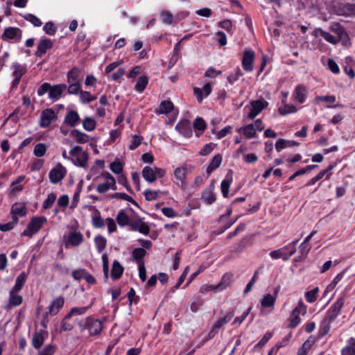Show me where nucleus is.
I'll return each mask as SVG.
<instances>
[{
  "instance_id": "1",
  "label": "nucleus",
  "mask_w": 355,
  "mask_h": 355,
  "mask_svg": "<svg viewBox=\"0 0 355 355\" xmlns=\"http://www.w3.org/2000/svg\"><path fill=\"white\" fill-rule=\"evenodd\" d=\"M87 306L73 308L67 315V318L74 317V320L78 323L81 329H84L89 325V315L83 317L87 311Z\"/></svg>"
},
{
  "instance_id": "2",
  "label": "nucleus",
  "mask_w": 355,
  "mask_h": 355,
  "mask_svg": "<svg viewBox=\"0 0 355 355\" xmlns=\"http://www.w3.org/2000/svg\"><path fill=\"white\" fill-rule=\"evenodd\" d=\"M306 306L302 302V300H300L298 305L296 308H295L291 313L290 317V324H288V327L291 329H293L296 327L300 322L301 320L300 318V314L302 313L303 314L306 313Z\"/></svg>"
},
{
  "instance_id": "3",
  "label": "nucleus",
  "mask_w": 355,
  "mask_h": 355,
  "mask_svg": "<svg viewBox=\"0 0 355 355\" xmlns=\"http://www.w3.org/2000/svg\"><path fill=\"white\" fill-rule=\"evenodd\" d=\"M268 103L264 99H259L250 102V111L248 116L250 119H254L263 109L267 107Z\"/></svg>"
},
{
  "instance_id": "4",
  "label": "nucleus",
  "mask_w": 355,
  "mask_h": 355,
  "mask_svg": "<svg viewBox=\"0 0 355 355\" xmlns=\"http://www.w3.org/2000/svg\"><path fill=\"white\" fill-rule=\"evenodd\" d=\"M44 221L46 219L43 218H33L28 223L27 228L22 232L21 236H32L41 228Z\"/></svg>"
},
{
  "instance_id": "5",
  "label": "nucleus",
  "mask_w": 355,
  "mask_h": 355,
  "mask_svg": "<svg viewBox=\"0 0 355 355\" xmlns=\"http://www.w3.org/2000/svg\"><path fill=\"white\" fill-rule=\"evenodd\" d=\"M344 304V298L340 297L338 300L332 305L330 309L328 311L326 318V322H331L334 321L338 315L339 314Z\"/></svg>"
},
{
  "instance_id": "6",
  "label": "nucleus",
  "mask_w": 355,
  "mask_h": 355,
  "mask_svg": "<svg viewBox=\"0 0 355 355\" xmlns=\"http://www.w3.org/2000/svg\"><path fill=\"white\" fill-rule=\"evenodd\" d=\"M66 173V168L61 164H58L49 173L50 181L53 184L59 182L64 178Z\"/></svg>"
},
{
  "instance_id": "7",
  "label": "nucleus",
  "mask_w": 355,
  "mask_h": 355,
  "mask_svg": "<svg viewBox=\"0 0 355 355\" xmlns=\"http://www.w3.org/2000/svg\"><path fill=\"white\" fill-rule=\"evenodd\" d=\"M70 154L76 157V163L80 166L85 167L87 162V155L83 152L79 146H75L70 150Z\"/></svg>"
},
{
  "instance_id": "8",
  "label": "nucleus",
  "mask_w": 355,
  "mask_h": 355,
  "mask_svg": "<svg viewBox=\"0 0 355 355\" xmlns=\"http://www.w3.org/2000/svg\"><path fill=\"white\" fill-rule=\"evenodd\" d=\"M129 226L131 230L138 231L145 235H147L150 231L149 226L141 219L131 220L129 223Z\"/></svg>"
},
{
  "instance_id": "9",
  "label": "nucleus",
  "mask_w": 355,
  "mask_h": 355,
  "mask_svg": "<svg viewBox=\"0 0 355 355\" xmlns=\"http://www.w3.org/2000/svg\"><path fill=\"white\" fill-rule=\"evenodd\" d=\"M254 60V53L252 51H245L242 59V65L244 70L252 71L253 70V62Z\"/></svg>"
},
{
  "instance_id": "10",
  "label": "nucleus",
  "mask_w": 355,
  "mask_h": 355,
  "mask_svg": "<svg viewBox=\"0 0 355 355\" xmlns=\"http://www.w3.org/2000/svg\"><path fill=\"white\" fill-rule=\"evenodd\" d=\"M55 117V112L52 109L44 110L41 115L40 124L43 128L48 127L51 121Z\"/></svg>"
},
{
  "instance_id": "11",
  "label": "nucleus",
  "mask_w": 355,
  "mask_h": 355,
  "mask_svg": "<svg viewBox=\"0 0 355 355\" xmlns=\"http://www.w3.org/2000/svg\"><path fill=\"white\" fill-rule=\"evenodd\" d=\"M21 37V31L18 28L9 27L5 29L2 35L3 39H15L19 40Z\"/></svg>"
},
{
  "instance_id": "12",
  "label": "nucleus",
  "mask_w": 355,
  "mask_h": 355,
  "mask_svg": "<svg viewBox=\"0 0 355 355\" xmlns=\"http://www.w3.org/2000/svg\"><path fill=\"white\" fill-rule=\"evenodd\" d=\"M52 42L49 39H43L40 40L37 45V49L35 55L37 57H42L46 53V51L52 47Z\"/></svg>"
},
{
  "instance_id": "13",
  "label": "nucleus",
  "mask_w": 355,
  "mask_h": 355,
  "mask_svg": "<svg viewBox=\"0 0 355 355\" xmlns=\"http://www.w3.org/2000/svg\"><path fill=\"white\" fill-rule=\"evenodd\" d=\"M193 92L195 96L197 98V100L199 103H202L203 100V96L202 94H205V96H207L210 94L211 92V88L210 83H207L204 85L203 89H200L198 87H195L193 89Z\"/></svg>"
},
{
  "instance_id": "14",
  "label": "nucleus",
  "mask_w": 355,
  "mask_h": 355,
  "mask_svg": "<svg viewBox=\"0 0 355 355\" xmlns=\"http://www.w3.org/2000/svg\"><path fill=\"white\" fill-rule=\"evenodd\" d=\"M234 315V310L233 309H230L227 314L219 318L213 327L219 331V329L226 323L229 322Z\"/></svg>"
},
{
  "instance_id": "15",
  "label": "nucleus",
  "mask_w": 355,
  "mask_h": 355,
  "mask_svg": "<svg viewBox=\"0 0 355 355\" xmlns=\"http://www.w3.org/2000/svg\"><path fill=\"white\" fill-rule=\"evenodd\" d=\"M214 190V183H211L209 188L206 189L202 193V199L207 204H211L216 200Z\"/></svg>"
},
{
  "instance_id": "16",
  "label": "nucleus",
  "mask_w": 355,
  "mask_h": 355,
  "mask_svg": "<svg viewBox=\"0 0 355 355\" xmlns=\"http://www.w3.org/2000/svg\"><path fill=\"white\" fill-rule=\"evenodd\" d=\"M307 93L306 88L302 85H299L296 87L294 92L295 98L300 103H303L306 99Z\"/></svg>"
},
{
  "instance_id": "17",
  "label": "nucleus",
  "mask_w": 355,
  "mask_h": 355,
  "mask_svg": "<svg viewBox=\"0 0 355 355\" xmlns=\"http://www.w3.org/2000/svg\"><path fill=\"white\" fill-rule=\"evenodd\" d=\"M187 168L184 167L177 168L174 171L175 177L177 180V184L180 187L184 186V180L187 176Z\"/></svg>"
},
{
  "instance_id": "18",
  "label": "nucleus",
  "mask_w": 355,
  "mask_h": 355,
  "mask_svg": "<svg viewBox=\"0 0 355 355\" xmlns=\"http://www.w3.org/2000/svg\"><path fill=\"white\" fill-rule=\"evenodd\" d=\"M66 88V85H55L53 87L51 86L49 94V97L53 99H58Z\"/></svg>"
},
{
  "instance_id": "19",
  "label": "nucleus",
  "mask_w": 355,
  "mask_h": 355,
  "mask_svg": "<svg viewBox=\"0 0 355 355\" xmlns=\"http://www.w3.org/2000/svg\"><path fill=\"white\" fill-rule=\"evenodd\" d=\"M64 298L59 297L54 300L49 306V313L51 315H56L60 309L63 306Z\"/></svg>"
},
{
  "instance_id": "20",
  "label": "nucleus",
  "mask_w": 355,
  "mask_h": 355,
  "mask_svg": "<svg viewBox=\"0 0 355 355\" xmlns=\"http://www.w3.org/2000/svg\"><path fill=\"white\" fill-rule=\"evenodd\" d=\"M142 175L146 181L153 182L156 180V173L155 169L150 166H145L142 170Z\"/></svg>"
},
{
  "instance_id": "21",
  "label": "nucleus",
  "mask_w": 355,
  "mask_h": 355,
  "mask_svg": "<svg viewBox=\"0 0 355 355\" xmlns=\"http://www.w3.org/2000/svg\"><path fill=\"white\" fill-rule=\"evenodd\" d=\"M123 272V266L118 261L115 260L112 264L111 270V276L112 279L114 280L119 279L121 277Z\"/></svg>"
},
{
  "instance_id": "22",
  "label": "nucleus",
  "mask_w": 355,
  "mask_h": 355,
  "mask_svg": "<svg viewBox=\"0 0 355 355\" xmlns=\"http://www.w3.org/2000/svg\"><path fill=\"white\" fill-rule=\"evenodd\" d=\"M15 293H17V291H10L9 304L6 306V309H9L11 306H19L22 303V296L17 295Z\"/></svg>"
},
{
  "instance_id": "23",
  "label": "nucleus",
  "mask_w": 355,
  "mask_h": 355,
  "mask_svg": "<svg viewBox=\"0 0 355 355\" xmlns=\"http://www.w3.org/2000/svg\"><path fill=\"white\" fill-rule=\"evenodd\" d=\"M222 156L220 154L216 155L211 160L207 168V173L210 174L214 170L218 168L221 164Z\"/></svg>"
},
{
  "instance_id": "24",
  "label": "nucleus",
  "mask_w": 355,
  "mask_h": 355,
  "mask_svg": "<svg viewBox=\"0 0 355 355\" xmlns=\"http://www.w3.org/2000/svg\"><path fill=\"white\" fill-rule=\"evenodd\" d=\"M78 120L79 116L78 113L74 111L69 112L64 118L65 123L69 125L70 126H74Z\"/></svg>"
},
{
  "instance_id": "25",
  "label": "nucleus",
  "mask_w": 355,
  "mask_h": 355,
  "mask_svg": "<svg viewBox=\"0 0 355 355\" xmlns=\"http://www.w3.org/2000/svg\"><path fill=\"white\" fill-rule=\"evenodd\" d=\"M232 274H225L220 282L216 285V287L218 288V291H223L225 288H226L227 286H229L232 282Z\"/></svg>"
},
{
  "instance_id": "26",
  "label": "nucleus",
  "mask_w": 355,
  "mask_h": 355,
  "mask_svg": "<svg viewBox=\"0 0 355 355\" xmlns=\"http://www.w3.org/2000/svg\"><path fill=\"white\" fill-rule=\"evenodd\" d=\"M173 109V104L171 101H162L159 107V110L157 112L159 114H168L171 112Z\"/></svg>"
},
{
  "instance_id": "27",
  "label": "nucleus",
  "mask_w": 355,
  "mask_h": 355,
  "mask_svg": "<svg viewBox=\"0 0 355 355\" xmlns=\"http://www.w3.org/2000/svg\"><path fill=\"white\" fill-rule=\"evenodd\" d=\"M44 336L40 332H35L33 334L32 344L34 348L40 349L44 343Z\"/></svg>"
},
{
  "instance_id": "28",
  "label": "nucleus",
  "mask_w": 355,
  "mask_h": 355,
  "mask_svg": "<svg viewBox=\"0 0 355 355\" xmlns=\"http://www.w3.org/2000/svg\"><path fill=\"white\" fill-rule=\"evenodd\" d=\"M26 279V275L25 274V272H21L19 276H17L16 281H15V284L10 291H17V292L20 291L21 289L24 284L25 283Z\"/></svg>"
},
{
  "instance_id": "29",
  "label": "nucleus",
  "mask_w": 355,
  "mask_h": 355,
  "mask_svg": "<svg viewBox=\"0 0 355 355\" xmlns=\"http://www.w3.org/2000/svg\"><path fill=\"white\" fill-rule=\"evenodd\" d=\"M275 301V296H272L271 294H267L263 297V298L261 301V304L263 307L270 308L273 307Z\"/></svg>"
},
{
  "instance_id": "30",
  "label": "nucleus",
  "mask_w": 355,
  "mask_h": 355,
  "mask_svg": "<svg viewBox=\"0 0 355 355\" xmlns=\"http://www.w3.org/2000/svg\"><path fill=\"white\" fill-rule=\"evenodd\" d=\"M330 29L331 31L337 34L340 40L343 36L347 35L345 28L338 23H334L331 25Z\"/></svg>"
},
{
  "instance_id": "31",
  "label": "nucleus",
  "mask_w": 355,
  "mask_h": 355,
  "mask_svg": "<svg viewBox=\"0 0 355 355\" xmlns=\"http://www.w3.org/2000/svg\"><path fill=\"white\" fill-rule=\"evenodd\" d=\"M342 355H355V339L350 338L349 345L342 349Z\"/></svg>"
},
{
  "instance_id": "32",
  "label": "nucleus",
  "mask_w": 355,
  "mask_h": 355,
  "mask_svg": "<svg viewBox=\"0 0 355 355\" xmlns=\"http://www.w3.org/2000/svg\"><path fill=\"white\" fill-rule=\"evenodd\" d=\"M83 241V235L78 232H71L68 239V242L72 245H78Z\"/></svg>"
},
{
  "instance_id": "33",
  "label": "nucleus",
  "mask_w": 355,
  "mask_h": 355,
  "mask_svg": "<svg viewBox=\"0 0 355 355\" xmlns=\"http://www.w3.org/2000/svg\"><path fill=\"white\" fill-rule=\"evenodd\" d=\"M102 330V323L98 320H90V335H97Z\"/></svg>"
},
{
  "instance_id": "34",
  "label": "nucleus",
  "mask_w": 355,
  "mask_h": 355,
  "mask_svg": "<svg viewBox=\"0 0 355 355\" xmlns=\"http://www.w3.org/2000/svg\"><path fill=\"white\" fill-rule=\"evenodd\" d=\"M73 277L76 280L85 279L89 282V275L85 269H78L72 272Z\"/></svg>"
},
{
  "instance_id": "35",
  "label": "nucleus",
  "mask_w": 355,
  "mask_h": 355,
  "mask_svg": "<svg viewBox=\"0 0 355 355\" xmlns=\"http://www.w3.org/2000/svg\"><path fill=\"white\" fill-rule=\"evenodd\" d=\"M116 222L120 226H125L128 225L130 221H129V217L123 211H120L116 216Z\"/></svg>"
},
{
  "instance_id": "36",
  "label": "nucleus",
  "mask_w": 355,
  "mask_h": 355,
  "mask_svg": "<svg viewBox=\"0 0 355 355\" xmlns=\"http://www.w3.org/2000/svg\"><path fill=\"white\" fill-rule=\"evenodd\" d=\"M333 168V165H330L327 169L320 171L315 177L309 180V182L306 184V186L312 185L316 183L318 180L322 179L324 176V175L328 173V172L331 171Z\"/></svg>"
},
{
  "instance_id": "37",
  "label": "nucleus",
  "mask_w": 355,
  "mask_h": 355,
  "mask_svg": "<svg viewBox=\"0 0 355 355\" xmlns=\"http://www.w3.org/2000/svg\"><path fill=\"white\" fill-rule=\"evenodd\" d=\"M11 211L12 214H13V216L15 217H16V215H19L21 216L26 215L25 206L21 204H15L12 207Z\"/></svg>"
},
{
  "instance_id": "38",
  "label": "nucleus",
  "mask_w": 355,
  "mask_h": 355,
  "mask_svg": "<svg viewBox=\"0 0 355 355\" xmlns=\"http://www.w3.org/2000/svg\"><path fill=\"white\" fill-rule=\"evenodd\" d=\"M110 196L112 198H119L121 200H127L135 205H138L136 201L132 197H130V196L127 195L125 193H115L110 195Z\"/></svg>"
},
{
  "instance_id": "39",
  "label": "nucleus",
  "mask_w": 355,
  "mask_h": 355,
  "mask_svg": "<svg viewBox=\"0 0 355 355\" xmlns=\"http://www.w3.org/2000/svg\"><path fill=\"white\" fill-rule=\"evenodd\" d=\"M148 78L145 76H140L139 78V80L137 83V84L135 85V89L139 92H143L147 84H148Z\"/></svg>"
},
{
  "instance_id": "40",
  "label": "nucleus",
  "mask_w": 355,
  "mask_h": 355,
  "mask_svg": "<svg viewBox=\"0 0 355 355\" xmlns=\"http://www.w3.org/2000/svg\"><path fill=\"white\" fill-rule=\"evenodd\" d=\"M146 252L143 248H135L132 251V257L139 263L144 261L143 257L146 255Z\"/></svg>"
},
{
  "instance_id": "41",
  "label": "nucleus",
  "mask_w": 355,
  "mask_h": 355,
  "mask_svg": "<svg viewBox=\"0 0 355 355\" xmlns=\"http://www.w3.org/2000/svg\"><path fill=\"white\" fill-rule=\"evenodd\" d=\"M103 176L105 178L106 182L105 184L113 190L116 189L115 179L108 172L103 173Z\"/></svg>"
},
{
  "instance_id": "42",
  "label": "nucleus",
  "mask_w": 355,
  "mask_h": 355,
  "mask_svg": "<svg viewBox=\"0 0 355 355\" xmlns=\"http://www.w3.org/2000/svg\"><path fill=\"white\" fill-rule=\"evenodd\" d=\"M12 67L15 69L13 76L16 78H21V77L26 72V67L18 63L13 64Z\"/></svg>"
},
{
  "instance_id": "43",
  "label": "nucleus",
  "mask_w": 355,
  "mask_h": 355,
  "mask_svg": "<svg viewBox=\"0 0 355 355\" xmlns=\"http://www.w3.org/2000/svg\"><path fill=\"white\" fill-rule=\"evenodd\" d=\"M242 130H243V134L248 138H252V137H255V135H256V131L254 128V125H252V124H249L243 128H241L238 130V131L241 132Z\"/></svg>"
},
{
  "instance_id": "44",
  "label": "nucleus",
  "mask_w": 355,
  "mask_h": 355,
  "mask_svg": "<svg viewBox=\"0 0 355 355\" xmlns=\"http://www.w3.org/2000/svg\"><path fill=\"white\" fill-rule=\"evenodd\" d=\"M72 137L79 143H85L88 140V136L78 130H74L71 132Z\"/></svg>"
},
{
  "instance_id": "45",
  "label": "nucleus",
  "mask_w": 355,
  "mask_h": 355,
  "mask_svg": "<svg viewBox=\"0 0 355 355\" xmlns=\"http://www.w3.org/2000/svg\"><path fill=\"white\" fill-rule=\"evenodd\" d=\"M279 112L282 115H285L287 114L296 112L297 109L293 105L285 104L283 107H280L279 108Z\"/></svg>"
},
{
  "instance_id": "46",
  "label": "nucleus",
  "mask_w": 355,
  "mask_h": 355,
  "mask_svg": "<svg viewBox=\"0 0 355 355\" xmlns=\"http://www.w3.org/2000/svg\"><path fill=\"white\" fill-rule=\"evenodd\" d=\"M270 256L273 259L282 258L284 261H287L289 259V256H287L286 254L284 253L282 249L271 251L270 252Z\"/></svg>"
},
{
  "instance_id": "47",
  "label": "nucleus",
  "mask_w": 355,
  "mask_h": 355,
  "mask_svg": "<svg viewBox=\"0 0 355 355\" xmlns=\"http://www.w3.org/2000/svg\"><path fill=\"white\" fill-rule=\"evenodd\" d=\"M314 340L309 339L306 340L301 347V348L299 349L297 353L298 355H306L307 351H309L311 349Z\"/></svg>"
},
{
  "instance_id": "48",
  "label": "nucleus",
  "mask_w": 355,
  "mask_h": 355,
  "mask_svg": "<svg viewBox=\"0 0 355 355\" xmlns=\"http://www.w3.org/2000/svg\"><path fill=\"white\" fill-rule=\"evenodd\" d=\"M46 148L44 144H37L34 148V155L36 157H40L44 155Z\"/></svg>"
},
{
  "instance_id": "49",
  "label": "nucleus",
  "mask_w": 355,
  "mask_h": 355,
  "mask_svg": "<svg viewBox=\"0 0 355 355\" xmlns=\"http://www.w3.org/2000/svg\"><path fill=\"white\" fill-rule=\"evenodd\" d=\"M318 292V288H315L311 291L306 293L305 297L308 302L313 303L317 299V293Z\"/></svg>"
},
{
  "instance_id": "50",
  "label": "nucleus",
  "mask_w": 355,
  "mask_h": 355,
  "mask_svg": "<svg viewBox=\"0 0 355 355\" xmlns=\"http://www.w3.org/2000/svg\"><path fill=\"white\" fill-rule=\"evenodd\" d=\"M94 241L99 252H101L105 248L107 241L102 236H97L95 238Z\"/></svg>"
},
{
  "instance_id": "51",
  "label": "nucleus",
  "mask_w": 355,
  "mask_h": 355,
  "mask_svg": "<svg viewBox=\"0 0 355 355\" xmlns=\"http://www.w3.org/2000/svg\"><path fill=\"white\" fill-rule=\"evenodd\" d=\"M232 182V179H225L221 182V191L225 198L228 197L229 188Z\"/></svg>"
},
{
  "instance_id": "52",
  "label": "nucleus",
  "mask_w": 355,
  "mask_h": 355,
  "mask_svg": "<svg viewBox=\"0 0 355 355\" xmlns=\"http://www.w3.org/2000/svg\"><path fill=\"white\" fill-rule=\"evenodd\" d=\"M24 18L26 20L30 21L31 24H33L35 26H40L42 25V21L40 19L37 17L36 16L32 15V14H27L24 16Z\"/></svg>"
},
{
  "instance_id": "53",
  "label": "nucleus",
  "mask_w": 355,
  "mask_h": 355,
  "mask_svg": "<svg viewBox=\"0 0 355 355\" xmlns=\"http://www.w3.org/2000/svg\"><path fill=\"white\" fill-rule=\"evenodd\" d=\"M162 22L166 24H171L173 20V15L168 11H162L161 12Z\"/></svg>"
},
{
  "instance_id": "54",
  "label": "nucleus",
  "mask_w": 355,
  "mask_h": 355,
  "mask_svg": "<svg viewBox=\"0 0 355 355\" xmlns=\"http://www.w3.org/2000/svg\"><path fill=\"white\" fill-rule=\"evenodd\" d=\"M56 200V196L53 193H49L47 196V198L44 200L43 203V207L44 209L50 208L53 203Z\"/></svg>"
},
{
  "instance_id": "55",
  "label": "nucleus",
  "mask_w": 355,
  "mask_h": 355,
  "mask_svg": "<svg viewBox=\"0 0 355 355\" xmlns=\"http://www.w3.org/2000/svg\"><path fill=\"white\" fill-rule=\"evenodd\" d=\"M243 76V73L241 69L237 68L234 73H232L227 78V80L230 84H233L234 82L239 80V78Z\"/></svg>"
},
{
  "instance_id": "56",
  "label": "nucleus",
  "mask_w": 355,
  "mask_h": 355,
  "mask_svg": "<svg viewBox=\"0 0 355 355\" xmlns=\"http://www.w3.org/2000/svg\"><path fill=\"white\" fill-rule=\"evenodd\" d=\"M110 170L113 173L119 174L123 170V165H122V164L119 161L115 160L114 162L111 163V164H110Z\"/></svg>"
},
{
  "instance_id": "57",
  "label": "nucleus",
  "mask_w": 355,
  "mask_h": 355,
  "mask_svg": "<svg viewBox=\"0 0 355 355\" xmlns=\"http://www.w3.org/2000/svg\"><path fill=\"white\" fill-rule=\"evenodd\" d=\"M79 75V71L76 68L72 69L67 75L68 78V83H75L76 78H78Z\"/></svg>"
},
{
  "instance_id": "58",
  "label": "nucleus",
  "mask_w": 355,
  "mask_h": 355,
  "mask_svg": "<svg viewBox=\"0 0 355 355\" xmlns=\"http://www.w3.org/2000/svg\"><path fill=\"white\" fill-rule=\"evenodd\" d=\"M193 127L198 130H203L206 127V123L202 118L198 117L193 121Z\"/></svg>"
},
{
  "instance_id": "59",
  "label": "nucleus",
  "mask_w": 355,
  "mask_h": 355,
  "mask_svg": "<svg viewBox=\"0 0 355 355\" xmlns=\"http://www.w3.org/2000/svg\"><path fill=\"white\" fill-rule=\"evenodd\" d=\"M12 218H13L12 221L8 222L5 224H0V230H1L3 232H6V231H8V230L12 229L15 224L17 223V217L12 216Z\"/></svg>"
},
{
  "instance_id": "60",
  "label": "nucleus",
  "mask_w": 355,
  "mask_h": 355,
  "mask_svg": "<svg viewBox=\"0 0 355 355\" xmlns=\"http://www.w3.org/2000/svg\"><path fill=\"white\" fill-rule=\"evenodd\" d=\"M322 37L328 42L336 44L340 40L335 38L332 35L324 31L322 32Z\"/></svg>"
},
{
  "instance_id": "61",
  "label": "nucleus",
  "mask_w": 355,
  "mask_h": 355,
  "mask_svg": "<svg viewBox=\"0 0 355 355\" xmlns=\"http://www.w3.org/2000/svg\"><path fill=\"white\" fill-rule=\"evenodd\" d=\"M103 259V272L104 276L105 279H107L108 277V272H109V261H108V257L106 254H103L102 256Z\"/></svg>"
},
{
  "instance_id": "62",
  "label": "nucleus",
  "mask_w": 355,
  "mask_h": 355,
  "mask_svg": "<svg viewBox=\"0 0 355 355\" xmlns=\"http://www.w3.org/2000/svg\"><path fill=\"white\" fill-rule=\"evenodd\" d=\"M44 31L46 32V33L53 35L55 34L56 31V28L53 22H48L46 23L43 28Z\"/></svg>"
},
{
  "instance_id": "63",
  "label": "nucleus",
  "mask_w": 355,
  "mask_h": 355,
  "mask_svg": "<svg viewBox=\"0 0 355 355\" xmlns=\"http://www.w3.org/2000/svg\"><path fill=\"white\" fill-rule=\"evenodd\" d=\"M142 137L138 135H134L133 139L129 146L130 150L136 149L141 143Z\"/></svg>"
},
{
  "instance_id": "64",
  "label": "nucleus",
  "mask_w": 355,
  "mask_h": 355,
  "mask_svg": "<svg viewBox=\"0 0 355 355\" xmlns=\"http://www.w3.org/2000/svg\"><path fill=\"white\" fill-rule=\"evenodd\" d=\"M55 352V347L53 345H47L42 350L39 352L38 355H53Z\"/></svg>"
}]
</instances>
